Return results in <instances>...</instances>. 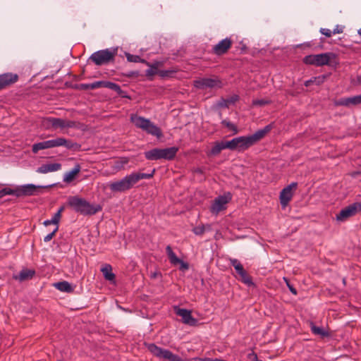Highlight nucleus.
Returning a JSON list of instances; mask_svg holds the SVG:
<instances>
[{"label":"nucleus","mask_w":361,"mask_h":361,"mask_svg":"<svg viewBox=\"0 0 361 361\" xmlns=\"http://www.w3.org/2000/svg\"><path fill=\"white\" fill-rule=\"evenodd\" d=\"M40 186L33 184H27L16 188V197L30 196L37 195Z\"/></svg>","instance_id":"obj_14"},{"label":"nucleus","mask_w":361,"mask_h":361,"mask_svg":"<svg viewBox=\"0 0 361 361\" xmlns=\"http://www.w3.org/2000/svg\"><path fill=\"white\" fill-rule=\"evenodd\" d=\"M337 105L345 106H350V97L341 99L339 101H338Z\"/></svg>","instance_id":"obj_43"},{"label":"nucleus","mask_w":361,"mask_h":361,"mask_svg":"<svg viewBox=\"0 0 361 361\" xmlns=\"http://www.w3.org/2000/svg\"><path fill=\"white\" fill-rule=\"evenodd\" d=\"M117 52V47L99 50L94 52L89 60L97 66L106 65L114 61Z\"/></svg>","instance_id":"obj_7"},{"label":"nucleus","mask_w":361,"mask_h":361,"mask_svg":"<svg viewBox=\"0 0 361 361\" xmlns=\"http://www.w3.org/2000/svg\"><path fill=\"white\" fill-rule=\"evenodd\" d=\"M176 314L182 318L183 323L185 324L195 326L197 324V320L192 316L191 312L188 310L178 308Z\"/></svg>","instance_id":"obj_17"},{"label":"nucleus","mask_w":361,"mask_h":361,"mask_svg":"<svg viewBox=\"0 0 361 361\" xmlns=\"http://www.w3.org/2000/svg\"><path fill=\"white\" fill-rule=\"evenodd\" d=\"M145 157L148 160L161 159V149L154 148L145 152Z\"/></svg>","instance_id":"obj_24"},{"label":"nucleus","mask_w":361,"mask_h":361,"mask_svg":"<svg viewBox=\"0 0 361 361\" xmlns=\"http://www.w3.org/2000/svg\"><path fill=\"white\" fill-rule=\"evenodd\" d=\"M229 141H221V142H215L208 152L209 156H216L221 153L223 149H230V147L228 146Z\"/></svg>","instance_id":"obj_18"},{"label":"nucleus","mask_w":361,"mask_h":361,"mask_svg":"<svg viewBox=\"0 0 361 361\" xmlns=\"http://www.w3.org/2000/svg\"><path fill=\"white\" fill-rule=\"evenodd\" d=\"M101 271L106 280L112 281L115 279V274L112 272V267L110 264H106L101 269Z\"/></svg>","instance_id":"obj_25"},{"label":"nucleus","mask_w":361,"mask_h":361,"mask_svg":"<svg viewBox=\"0 0 361 361\" xmlns=\"http://www.w3.org/2000/svg\"><path fill=\"white\" fill-rule=\"evenodd\" d=\"M360 212L361 203L356 202L342 209L340 212L336 214V218L337 221L343 222Z\"/></svg>","instance_id":"obj_9"},{"label":"nucleus","mask_w":361,"mask_h":361,"mask_svg":"<svg viewBox=\"0 0 361 361\" xmlns=\"http://www.w3.org/2000/svg\"><path fill=\"white\" fill-rule=\"evenodd\" d=\"M178 152V148L177 147H171L161 149V159L166 160H172L174 159Z\"/></svg>","instance_id":"obj_20"},{"label":"nucleus","mask_w":361,"mask_h":361,"mask_svg":"<svg viewBox=\"0 0 361 361\" xmlns=\"http://www.w3.org/2000/svg\"><path fill=\"white\" fill-rule=\"evenodd\" d=\"M358 81H359L360 82H361V75H360V76L358 77Z\"/></svg>","instance_id":"obj_52"},{"label":"nucleus","mask_w":361,"mask_h":361,"mask_svg":"<svg viewBox=\"0 0 361 361\" xmlns=\"http://www.w3.org/2000/svg\"><path fill=\"white\" fill-rule=\"evenodd\" d=\"M194 86L200 90L207 88H220L222 87V82L218 78H204L194 81Z\"/></svg>","instance_id":"obj_11"},{"label":"nucleus","mask_w":361,"mask_h":361,"mask_svg":"<svg viewBox=\"0 0 361 361\" xmlns=\"http://www.w3.org/2000/svg\"><path fill=\"white\" fill-rule=\"evenodd\" d=\"M272 128V125L269 124L264 128L257 130L252 135L235 137L229 140L228 146L230 147L231 150L245 151L262 140L271 130Z\"/></svg>","instance_id":"obj_1"},{"label":"nucleus","mask_w":361,"mask_h":361,"mask_svg":"<svg viewBox=\"0 0 361 361\" xmlns=\"http://www.w3.org/2000/svg\"><path fill=\"white\" fill-rule=\"evenodd\" d=\"M100 84L101 82L99 81H96L92 83H87V84H80V89L84 90H94L100 88Z\"/></svg>","instance_id":"obj_32"},{"label":"nucleus","mask_w":361,"mask_h":361,"mask_svg":"<svg viewBox=\"0 0 361 361\" xmlns=\"http://www.w3.org/2000/svg\"><path fill=\"white\" fill-rule=\"evenodd\" d=\"M51 224H53V222H52V219H50V220H46L44 221V225L47 226H49Z\"/></svg>","instance_id":"obj_48"},{"label":"nucleus","mask_w":361,"mask_h":361,"mask_svg":"<svg viewBox=\"0 0 361 361\" xmlns=\"http://www.w3.org/2000/svg\"><path fill=\"white\" fill-rule=\"evenodd\" d=\"M125 55L126 56L128 61H129V62H133V63L141 62V63H145L147 65H149V63H147L145 59H141L137 55H133L130 53H125Z\"/></svg>","instance_id":"obj_31"},{"label":"nucleus","mask_w":361,"mask_h":361,"mask_svg":"<svg viewBox=\"0 0 361 361\" xmlns=\"http://www.w3.org/2000/svg\"><path fill=\"white\" fill-rule=\"evenodd\" d=\"M80 166L79 164H76L71 171L64 174L63 179V182L67 183L72 182L75 179V176L80 173Z\"/></svg>","instance_id":"obj_21"},{"label":"nucleus","mask_w":361,"mask_h":361,"mask_svg":"<svg viewBox=\"0 0 361 361\" xmlns=\"http://www.w3.org/2000/svg\"><path fill=\"white\" fill-rule=\"evenodd\" d=\"M298 183L295 182L291 183L288 186L285 187L280 192V202L283 208L286 207L289 202L293 197V190H295Z\"/></svg>","instance_id":"obj_13"},{"label":"nucleus","mask_w":361,"mask_h":361,"mask_svg":"<svg viewBox=\"0 0 361 361\" xmlns=\"http://www.w3.org/2000/svg\"><path fill=\"white\" fill-rule=\"evenodd\" d=\"M158 70H157V67L155 66H150V68L147 69L146 71V75L147 77H151V76H153L156 74H158Z\"/></svg>","instance_id":"obj_40"},{"label":"nucleus","mask_w":361,"mask_h":361,"mask_svg":"<svg viewBox=\"0 0 361 361\" xmlns=\"http://www.w3.org/2000/svg\"><path fill=\"white\" fill-rule=\"evenodd\" d=\"M350 105H357L361 104V94L350 97Z\"/></svg>","instance_id":"obj_41"},{"label":"nucleus","mask_w":361,"mask_h":361,"mask_svg":"<svg viewBox=\"0 0 361 361\" xmlns=\"http://www.w3.org/2000/svg\"><path fill=\"white\" fill-rule=\"evenodd\" d=\"M232 195L230 192L216 197L210 207L212 213L217 214L221 211L226 209V204L231 200Z\"/></svg>","instance_id":"obj_10"},{"label":"nucleus","mask_w":361,"mask_h":361,"mask_svg":"<svg viewBox=\"0 0 361 361\" xmlns=\"http://www.w3.org/2000/svg\"><path fill=\"white\" fill-rule=\"evenodd\" d=\"M357 32L360 35H361V27L358 30Z\"/></svg>","instance_id":"obj_51"},{"label":"nucleus","mask_w":361,"mask_h":361,"mask_svg":"<svg viewBox=\"0 0 361 361\" xmlns=\"http://www.w3.org/2000/svg\"><path fill=\"white\" fill-rule=\"evenodd\" d=\"M63 146L67 149H74L78 146L77 143L72 142L63 137H57L54 140L43 141L35 143L32 145V150L34 153H37L39 150Z\"/></svg>","instance_id":"obj_4"},{"label":"nucleus","mask_w":361,"mask_h":361,"mask_svg":"<svg viewBox=\"0 0 361 361\" xmlns=\"http://www.w3.org/2000/svg\"><path fill=\"white\" fill-rule=\"evenodd\" d=\"M166 252L169 257V262L172 265L180 264L179 269L182 271L187 270L189 268L188 264L179 259L174 252L173 251L170 245H167L166 247Z\"/></svg>","instance_id":"obj_15"},{"label":"nucleus","mask_w":361,"mask_h":361,"mask_svg":"<svg viewBox=\"0 0 361 361\" xmlns=\"http://www.w3.org/2000/svg\"><path fill=\"white\" fill-rule=\"evenodd\" d=\"M221 124L227 127L229 130L233 131L234 134L238 133V130L237 126L235 124L231 123L230 121L227 120H224L221 121Z\"/></svg>","instance_id":"obj_38"},{"label":"nucleus","mask_w":361,"mask_h":361,"mask_svg":"<svg viewBox=\"0 0 361 361\" xmlns=\"http://www.w3.org/2000/svg\"><path fill=\"white\" fill-rule=\"evenodd\" d=\"M320 32L327 37H330L333 34L332 31L327 28H321Z\"/></svg>","instance_id":"obj_45"},{"label":"nucleus","mask_w":361,"mask_h":361,"mask_svg":"<svg viewBox=\"0 0 361 361\" xmlns=\"http://www.w3.org/2000/svg\"><path fill=\"white\" fill-rule=\"evenodd\" d=\"M68 205L75 212L82 215H94L102 209L99 204H92L78 196H70L68 199Z\"/></svg>","instance_id":"obj_3"},{"label":"nucleus","mask_w":361,"mask_h":361,"mask_svg":"<svg viewBox=\"0 0 361 361\" xmlns=\"http://www.w3.org/2000/svg\"><path fill=\"white\" fill-rule=\"evenodd\" d=\"M101 82L100 84V88L101 87H106L109 89H111L112 90H114L116 92H120L121 91V87L114 82H109V81H99Z\"/></svg>","instance_id":"obj_29"},{"label":"nucleus","mask_w":361,"mask_h":361,"mask_svg":"<svg viewBox=\"0 0 361 361\" xmlns=\"http://www.w3.org/2000/svg\"><path fill=\"white\" fill-rule=\"evenodd\" d=\"M284 280L286 281V283H287V286H288L290 291L293 294H294V295H297V290H296V289H295V288H293L292 286H290V285L288 283V280H287L286 278H284Z\"/></svg>","instance_id":"obj_47"},{"label":"nucleus","mask_w":361,"mask_h":361,"mask_svg":"<svg viewBox=\"0 0 361 361\" xmlns=\"http://www.w3.org/2000/svg\"><path fill=\"white\" fill-rule=\"evenodd\" d=\"M232 44L233 41L231 38L226 37L213 46L210 52L216 56H222L228 52V51L231 48Z\"/></svg>","instance_id":"obj_12"},{"label":"nucleus","mask_w":361,"mask_h":361,"mask_svg":"<svg viewBox=\"0 0 361 361\" xmlns=\"http://www.w3.org/2000/svg\"><path fill=\"white\" fill-rule=\"evenodd\" d=\"M61 164L59 163L43 164L37 169V172L39 173H47L60 170Z\"/></svg>","instance_id":"obj_19"},{"label":"nucleus","mask_w":361,"mask_h":361,"mask_svg":"<svg viewBox=\"0 0 361 361\" xmlns=\"http://www.w3.org/2000/svg\"><path fill=\"white\" fill-rule=\"evenodd\" d=\"M210 228H211V226L209 225H206V226L202 225V226L195 227L192 229V231L195 235H201L205 232L206 229L209 230Z\"/></svg>","instance_id":"obj_35"},{"label":"nucleus","mask_w":361,"mask_h":361,"mask_svg":"<svg viewBox=\"0 0 361 361\" xmlns=\"http://www.w3.org/2000/svg\"><path fill=\"white\" fill-rule=\"evenodd\" d=\"M253 105L255 106H264L270 103L269 100L266 99H256L253 101Z\"/></svg>","instance_id":"obj_44"},{"label":"nucleus","mask_w":361,"mask_h":361,"mask_svg":"<svg viewBox=\"0 0 361 361\" xmlns=\"http://www.w3.org/2000/svg\"><path fill=\"white\" fill-rule=\"evenodd\" d=\"M35 274V271L34 270L25 269L21 270L19 274L15 276V279L23 281L32 279Z\"/></svg>","instance_id":"obj_23"},{"label":"nucleus","mask_w":361,"mask_h":361,"mask_svg":"<svg viewBox=\"0 0 361 361\" xmlns=\"http://www.w3.org/2000/svg\"><path fill=\"white\" fill-rule=\"evenodd\" d=\"M333 34H339L343 32V27L340 25H336L332 31Z\"/></svg>","instance_id":"obj_46"},{"label":"nucleus","mask_w":361,"mask_h":361,"mask_svg":"<svg viewBox=\"0 0 361 361\" xmlns=\"http://www.w3.org/2000/svg\"><path fill=\"white\" fill-rule=\"evenodd\" d=\"M7 195H13L16 196V188L11 189L10 188H4L0 190V198H2Z\"/></svg>","instance_id":"obj_36"},{"label":"nucleus","mask_w":361,"mask_h":361,"mask_svg":"<svg viewBox=\"0 0 361 361\" xmlns=\"http://www.w3.org/2000/svg\"><path fill=\"white\" fill-rule=\"evenodd\" d=\"M204 361H222L223 360H220V359H211V358H205L203 360Z\"/></svg>","instance_id":"obj_49"},{"label":"nucleus","mask_w":361,"mask_h":361,"mask_svg":"<svg viewBox=\"0 0 361 361\" xmlns=\"http://www.w3.org/2000/svg\"><path fill=\"white\" fill-rule=\"evenodd\" d=\"M54 286L62 292L71 293L73 291V288L68 281H61L56 283Z\"/></svg>","instance_id":"obj_26"},{"label":"nucleus","mask_w":361,"mask_h":361,"mask_svg":"<svg viewBox=\"0 0 361 361\" xmlns=\"http://www.w3.org/2000/svg\"><path fill=\"white\" fill-rule=\"evenodd\" d=\"M231 265L235 268L236 272L239 274L245 271L240 264V262L237 259H230Z\"/></svg>","instance_id":"obj_33"},{"label":"nucleus","mask_w":361,"mask_h":361,"mask_svg":"<svg viewBox=\"0 0 361 361\" xmlns=\"http://www.w3.org/2000/svg\"><path fill=\"white\" fill-rule=\"evenodd\" d=\"M42 125L46 129L53 128L54 130L66 128H78L80 123L55 117H46L42 120Z\"/></svg>","instance_id":"obj_6"},{"label":"nucleus","mask_w":361,"mask_h":361,"mask_svg":"<svg viewBox=\"0 0 361 361\" xmlns=\"http://www.w3.org/2000/svg\"><path fill=\"white\" fill-rule=\"evenodd\" d=\"M58 229H59V226H56V228L54 229V231L51 233H49L44 238V242L50 241L53 238V237L55 235L56 233L58 231Z\"/></svg>","instance_id":"obj_42"},{"label":"nucleus","mask_w":361,"mask_h":361,"mask_svg":"<svg viewBox=\"0 0 361 361\" xmlns=\"http://www.w3.org/2000/svg\"><path fill=\"white\" fill-rule=\"evenodd\" d=\"M238 100V96L233 95L227 99L221 98L217 105L221 108H228L231 104H235Z\"/></svg>","instance_id":"obj_22"},{"label":"nucleus","mask_w":361,"mask_h":361,"mask_svg":"<svg viewBox=\"0 0 361 361\" xmlns=\"http://www.w3.org/2000/svg\"><path fill=\"white\" fill-rule=\"evenodd\" d=\"M158 275H161L159 272H154L151 274V278H156Z\"/></svg>","instance_id":"obj_50"},{"label":"nucleus","mask_w":361,"mask_h":361,"mask_svg":"<svg viewBox=\"0 0 361 361\" xmlns=\"http://www.w3.org/2000/svg\"><path fill=\"white\" fill-rule=\"evenodd\" d=\"M130 121L137 128L142 129L148 134L156 136L158 138L162 136L161 130L147 118L132 114Z\"/></svg>","instance_id":"obj_5"},{"label":"nucleus","mask_w":361,"mask_h":361,"mask_svg":"<svg viewBox=\"0 0 361 361\" xmlns=\"http://www.w3.org/2000/svg\"><path fill=\"white\" fill-rule=\"evenodd\" d=\"M63 210L64 207H61L59 209L58 212L53 216V217L51 218L53 224L58 226L61 217V213L63 212Z\"/></svg>","instance_id":"obj_37"},{"label":"nucleus","mask_w":361,"mask_h":361,"mask_svg":"<svg viewBox=\"0 0 361 361\" xmlns=\"http://www.w3.org/2000/svg\"><path fill=\"white\" fill-rule=\"evenodd\" d=\"M18 75L13 73H6L0 75V91L13 85L18 80Z\"/></svg>","instance_id":"obj_16"},{"label":"nucleus","mask_w":361,"mask_h":361,"mask_svg":"<svg viewBox=\"0 0 361 361\" xmlns=\"http://www.w3.org/2000/svg\"><path fill=\"white\" fill-rule=\"evenodd\" d=\"M154 173L155 169H153L150 173H132L119 180L110 183L109 187L114 192H123L130 190L139 180L152 178Z\"/></svg>","instance_id":"obj_2"},{"label":"nucleus","mask_w":361,"mask_h":361,"mask_svg":"<svg viewBox=\"0 0 361 361\" xmlns=\"http://www.w3.org/2000/svg\"><path fill=\"white\" fill-rule=\"evenodd\" d=\"M240 276V280L247 285H252L253 283L252 281L251 277L248 275L246 271H244L243 273L238 274Z\"/></svg>","instance_id":"obj_34"},{"label":"nucleus","mask_w":361,"mask_h":361,"mask_svg":"<svg viewBox=\"0 0 361 361\" xmlns=\"http://www.w3.org/2000/svg\"><path fill=\"white\" fill-rule=\"evenodd\" d=\"M326 78V76L324 75L314 77L308 80H306L305 82V85L306 87H309L312 85H320L322 83H324Z\"/></svg>","instance_id":"obj_27"},{"label":"nucleus","mask_w":361,"mask_h":361,"mask_svg":"<svg viewBox=\"0 0 361 361\" xmlns=\"http://www.w3.org/2000/svg\"><path fill=\"white\" fill-rule=\"evenodd\" d=\"M175 73L173 70H161L158 71V75L161 78L171 77Z\"/></svg>","instance_id":"obj_39"},{"label":"nucleus","mask_w":361,"mask_h":361,"mask_svg":"<svg viewBox=\"0 0 361 361\" xmlns=\"http://www.w3.org/2000/svg\"><path fill=\"white\" fill-rule=\"evenodd\" d=\"M129 162V159L128 157H121L116 159L114 162V165L112 168L114 170L120 171L123 169L124 166Z\"/></svg>","instance_id":"obj_28"},{"label":"nucleus","mask_w":361,"mask_h":361,"mask_svg":"<svg viewBox=\"0 0 361 361\" xmlns=\"http://www.w3.org/2000/svg\"><path fill=\"white\" fill-rule=\"evenodd\" d=\"M311 331L314 334L319 335L322 338L329 336V333L326 331L322 327L314 325L313 324L311 325Z\"/></svg>","instance_id":"obj_30"},{"label":"nucleus","mask_w":361,"mask_h":361,"mask_svg":"<svg viewBox=\"0 0 361 361\" xmlns=\"http://www.w3.org/2000/svg\"><path fill=\"white\" fill-rule=\"evenodd\" d=\"M335 54L331 52L323 53L319 54H311L304 57L303 62L305 64L314 65L316 66H322L328 65Z\"/></svg>","instance_id":"obj_8"}]
</instances>
